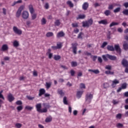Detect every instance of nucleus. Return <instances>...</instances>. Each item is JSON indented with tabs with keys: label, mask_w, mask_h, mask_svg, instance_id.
<instances>
[{
	"label": "nucleus",
	"mask_w": 128,
	"mask_h": 128,
	"mask_svg": "<svg viewBox=\"0 0 128 128\" xmlns=\"http://www.w3.org/2000/svg\"><path fill=\"white\" fill-rule=\"evenodd\" d=\"M42 106H44V108L42 109V104H36V108L37 112H40L41 114H42L44 112H48V109L46 108H50V104L48 103H43Z\"/></svg>",
	"instance_id": "obj_1"
},
{
	"label": "nucleus",
	"mask_w": 128,
	"mask_h": 128,
	"mask_svg": "<svg viewBox=\"0 0 128 128\" xmlns=\"http://www.w3.org/2000/svg\"><path fill=\"white\" fill-rule=\"evenodd\" d=\"M92 24H94V20L92 18L87 21L82 22L83 28H90V26L92 25Z\"/></svg>",
	"instance_id": "obj_2"
},
{
	"label": "nucleus",
	"mask_w": 128,
	"mask_h": 128,
	"mask_svg": "<svg viewBox=\"0 0 128 128\" xmlns=\"http://www.w3.org/2000/svg\"><path fill=\"white\" fill-rule=\"evenodd\" d=\"M24 6H20L19 8L18 9V11L16 12V18H18L19 16H20V14H22V12L24 10Z\"/></svg>",
	"instance_id": "obj_3"
},
{
	"label": "nucleus",
	"mask_w": 128,
	"mask_h": 128,
	"mask_svg": "<svg viewBox=\"0 0 128 128\" xmlns=\"http://www.w3.org/2000/svg\"><path fill=\"white\" fill-rule=\"evenodd\" d=\"M114 48V50H116L120 56H122V49H120V47L119 44H115Z\"/></svg>",
	"instance_id": "obj_4"
},
{
	"label": "nucleus",
	"mask_w": 128,
	"mask_h": 128,
	"mask_svg": "<svg viewBox=\"0 0 128 128\" xmlns=\"http://www.w3.org/2000/svg\"><path fill=\"white\" fill-rule=\"evenodd\" d=\"M72 52L74 54H76V50H78V44L77 43H72Z\"/></svg>",
	"instance_id": "obj_5"
},
{
	"label": "nucleus",
	"mask_w": 128,
	"mask_h": 128,
	"mask_svg": "<svg viewBox=\"0 0 128 128\" xmlns=\"http://www.w3.org/2000/svg\"><path fill=\"white\" fill-rule=\"evenodd\" d=\"M13 30H14V32H15V34H17L20 35V34H22V30L18 28V27H16V26H14L13 28Z\"/></svg>",
	"instance_id": "obj_6"
},
{
	"label": "nucleus",
	"mask_w": 128,
	"mask_h": 128,
	"mask_svg": "<svg viewBox=\"0 0 128 128\" xmlns=\"http://www.w3.org/2000/svg\"><path fill=\"white\" fill-rule=\"evenodd\" d=\"M8 100L10 102H14V97L12 94L10 93L8 96Z\"/></svg>",
	"instance_id": "obj_7"
},
{
	"label": "nucleus",
	"mask_w": 128,
	"mask_h": 128,
	"mask_svg": "<svg viewBox=\"0 0 128 128\" xmlns=\"http://www.w3.org/2000/svg\"><path fill=\"white\" fill-rule=\"evenodd\" d=\"M22 17L24 20H28V12L27 11H24L22 13Z\"/></svg>",
	"instance_id": "obj_8"
},
{
	"label": "nucleus",
	"mask_w": 128,
	"mask_h": 128,
	"mask_svg": "<svg viewBox=\"0 0 128 128\" xmlns=\"http://www.w3.org/2000/svg\"><path fill=\"white\" fill-rule=\"evenodd\" d=\"M93 96L92 94H87L86 96V100L88 102V100L89 103L90 102V100L92 98Z\"/></svg>",
	"instance_id": "obj_9"
},
{
	"label": "nucleus",
	"mask_w": 128,
	"mask_h": 128,
	"mask_svg": "<svg viewBox=\"0 0 128 128\" xmlns=\"http://www.w3.org/2000/svg\"><path fill=\"white\" fill-rule=\"evenodd\" d=\"M107 58L110 60H116V56L110 54H107Z\"/></svg>",
	"instance_id": "obj_10"
},
{
	"label": "nucleus",
	"mask_w": 128,
	"mask_h": 128,
	"mask_svg": "<svg viewBox=\"0 0 128 128\" xmlns=\"http://www.w3.org/2000/svg\"><path fill=\"white\" fill-rule=\"evenodd\" d=\"M82 8L84 10H88V2H84L82 6Z\"/></svg>",
	"instance_id": "obj_11"
},
{
	"label": "nucleus",
	"mask_w": 128,
	"mask_h": 128,
	"mask_svg": "<svg viewBox=\"0 0 128 128\" xmlns=\"http://www.w3.org/2000/svg\"><path fill=\"white\" fill-rule=\"evenodd\" d=\"M122 64L124 66H125L126 68H128V61L126 59H122Z\"/></svg>",
	"instance_id": "obj_12"
},
{
	"label": "nucleus",
	"mask_w": 128,
	"mask_h": 128,
	"mask_svg": "<svg viewBox=\"0 0 128 128\" xmlns=\"http://www.w3.org/2000/svg\"><path fill=\"white\" fill-rule=\"evenodd\" d=\"M8 50V44H4L2 46L0 50L6 52V50Z\"/></svg>",
	"instance_id": "obj_13"
},
{
	"label": "nucleus",
	"mask_w": 128,
	"mask_h": 128,
	"mask_svg": "<svg viewBox=\"0 0 128 128\" xmlns=\"http://www.w3.org/2000/svg\"><path fill=\"white\" fill-rule=\"evenodd\" d=\"M46 94V90L44 88H40L39 90V96H42V94Z\"/></svg>",
	"instance_id": "obj_14"
},
{
	"label": "nucleus",
	"mask_w": 128,
	"mask_h": 128,
	"mask_svg": "<svg viewBox=\"0 0 128 128\" xmlns=\"http://www.w3.org/2000/svg\"><path fill=\"white\" fill-rule=\"evenodd\" d=\"M118 84H120V82L117 80L115 79L112 82V88H116V85Z\"/></svg>",
	"instance_id": "obj_15"
},
{
	"label": "nucleus",
	"mask_w": 128,
	"mask_h": 128,
	"mask_svg": "<svg viewBox=\"0 0 128 128\" xmlns=\"http://www.w3.org/2000/svg\"><path fill=\"white\" fill-rule=\"evenodd\" d=\"M65 36L64 32L62 31H61L58 33L57 38H63V36Z\"/></svg>",
	"instance_id": "obj_16"
},
{
	"label": "nucleus",
	"mask_w": 128,
	"mask_h": 128,
	"mask_svg": "<svg viewBox=\"0 0 128 128\" xmlns=\"http://www.w3.org/2000/svg\"><path fill=\"white\" fill-rule=\"evenodd\" d=\"M98 22L100 24H104L105 26L108 24V20H101L99 21Z\"/></svg>",
	"instance_id": "obj_17"
},
{
	"label": "nucleus",
	"mask_w": 128,
	"mask_h": 128,
	"mask_svg": "<svg viewBox=\"0 0 128 128\" xmlns=\"http://www.w3.org/2000/svg\"><path fill=\"white\" fill-rule=\"evenodd\" d=\"M123 48L124 50H128V42L124 41L123 44Z\"/></svg>",
	"instance_id": "obj_18"
},
{
	"label": "nucleus",
	"mask_w": 128,
	"mask_h": 128,
	"mask_svg": "<svg viewBox=\"0 0 128 128\" xmlns=\"http://www.w3.org/2000/svg\"><path fill=\"white\" fill-rule=\"evenodd\" d=\"M107 50L110 52H114V46H112L108 45Z\"/></svg>",
	"instance_id": "obj_19"
},
{
	"label": "nucleus",
	"mask_w": 128,
	"mask_h": 128,
	"mask_svg": "<svg viewBox=\"0 0 128 128\" xmlns=\"http://www.w3.org/2000/svg\"><path fill=\"white\" fill-rule=\"evenodd\" d=\"M88 72H94V74H98L100 73V70H93L92 69H89L88 70Z\"/></svg>",
	"instance_id": "obj_20"
},
{
	"label": "nucleus",
	"mask_w": 128,
	"mask_h": 128,
	"mask_svg": "<svg viewBox=\"0 0 128 128\" xmlns=\"http://www.w3.org/2000/svg\"><path fill=\"white\" fill-rule=\"evenodd\" d=\"M30 12L31 14H32L34 12V8L32 7V5L30 4L28 6Z\"/></svg>",
	"instance_id": "obj_21"
},
{
	"label": "nucleus",
	"mask_w": 128,
	"mask_h": 128,
	"mask_svg": "<svg viewBox=\"0 0 128 128\" xmlns=\"http://www.w3.org/2000/svg\"><path fill=\"white\" fill-rule=\"evenodd\" d=\"M13 46L14 48H18V46H20V43L16 40H14L13 42Z\"/></svg>",
	"instance_id": "obj_22"
},
{
	"label": "nucleus",
	"mask_w": 128,
	"mask_h": 128,
	"mask_svg": "<svg viewBox=\"0 0 128 128\" xmlns=\"http://www.w3.org/2000/svg\"><path fill=\"white\" fill-rule=\"evenodd\" d=\"M55 26H60V22L59 20H57L54 22Z\"/></svg>",
	"instance_id": "obj_23"
},
{
	"label": "nucleus",
	"mask_w": 128,
	"mask_h": 128,
	"mask_svg": "<svg viewBox=\"0 0 128 128\" xmlns=\"http://www.w3.org/2000/svg\"><path fill=\"white\" fill-rule=\"evenodd\" d=\"M118 24H120V23L113 22L110 24V28H112V26H118Z\"/></svg>",
	"instance_id": "obj_24"
},
{
	"label": "nucleus",
	"mask_w": 128,
	"mask_h": 128,
	"mask_svg": "<svg viewBox=\"0 0 128 128\" xmlns=\"http://www.w3.org/2000/svg\"><path fill=\"white\" fill-rule=\"evenodd\" d=\"M66 4L69 6L70 8H74V4L70 0L67 1Z\"/></svg>",
	"instance_id": "obj_25"
},
{
	"label": "nucleus",
	"mask_w": 128,
	"mask_h": 128,
	"mask_svg": "<svg viewBox=\"0 0 128 128\" xmlns=\"http://www.w3.org/2000/svg\"><path fill=\"white\" fill-rule=\"evenodd\" d=\"M82 92L78 91L77 92L76 96L78 98H80L82 95Z\"/></svg>",
	"instance_id": "obj_26"
},
{
	"label": "nucleus",
	"mask_w": 128,
	"mask_h": 128,
	"mask_svg": "<svg viewBox=\"0 0 128 128\" xmlns=\"http://www.w3.org/2000/svg\"><path fill=\"white\" fill-rule=\"evenodd\" d=\"M111 14L110 10H106L104 12V14L106 16H110Z\"/></svg>",
	"instance_id": "obj_27"
},
{
	"label": "nucleus",
	"mask_w": 128,
	"mask_h": 128,
	"mask_svg": "<svg viewBox=\"0 0 128 128\" xmlns=\"http://www.w3.org/2000/svg\"><path fill=\"white\" fill-rule=\"evenodd\" d=\"M52 120V116H49L46 118L45 122H50Z\"/></svg>",
	"instance_id": "obj_28"
},
{
	"label": "nucleus",
	"mask_w": 128,
	"mask_h": 128,
	"mask_svg": "<svg viewBox=\"0 0 128 128\" xmlns=\"http://www.w3.org/2000/svg\"><path fill=\"white\" fill-rule=\"evenodd\" d=\"M120 10H122V8H120V7H118L114 10V14L120 12Z\"/></svg>",
	"instance_id": "obj_29"
},
{
	"label": "nucleus",
	"mask_w": 128,
	"mask_h": 128,
	"mask_svg": "<svg viewBox=\"0 0 128 128\" xmlns=\"http://www.w3.org/2000/svg\"><path fill=\"white\" fill-rule=\"evenodd\" d=\"M54 36V33L52 32H48L46 34V36L47 38H50V36Z\"/></svg>",
	"instance_id": "obj_30"
},
{
	"label": "nucleus",
	"mask_w": 128,
	"mask_h": 128,
	"mask_svg": "<svg viewBox=\"0 0 128 128\" xmlns=\"http://www.w3.org/2000/svg\"><path fill=\"white\" fill-rule=\"evenodd\" d=\"M71 66L72 68H75V66H78V62H71Z\"/></svg>",
	"instance_id": "obj_31"
},
{
	"label": "nucleus",
	"mask_w": 128,
	"mask_h": 128,
	"mask_svg": "<svg viewBox=\"0 0 128 128\" xmlns=\"http://www.w3.org/2000/svg\"><path fill=\"white\" fill-rule=\"evenodd\" d=\"M84 18H86V16L84 14H80L78 15V16L77 18V20H83Z\"/></svg>",
	"instance_id": "obj_32"
},
{
	"label": "nucleus",
	"mask_w": 128,
	"mask_h": 128,
	"mask_svg": "<svg viewBox=\"0 0 128 128\" xmlns=\"http://www.w3.org/2000/svg\"><path fill=\"white\" fill-rule=\"evenodd\" d=\"M54 58L55 60H60V55H54Z\"/></svg>",
	"instance_id": "obj_33"
},
{
	"label": "nucleus",
	"mask_w": 128,
	"mask_h": 128,
	"mask_svg": "<svg viewBox=\"0 0 128 128\" xmlns=\"http://www.w3.org/2000/svg\"><path fill=\"white\" fill-rule=\"evenodd\" d=\"M122 12L124 16H128V9L124 10Z\"/></svg>",
	"instance_id": "obj_34"
},
{
	"label": "nucleus",
	"mask_w": 128,
	"mask_h": 128,
	"mask_svg": "<svg viewBox=\"0 0 128 128\" xmlns=\"http://www.w3.org/2000/svg\"><path fill=\"white\" fill-rule=\"evenodd\" d=\"M58 94L61 96H64V92H62V90H58Z\"/></svg>",
	"instance_id": "obj_35"
},
{
	"label": "nucleus",
	"mask_w": 128,
	"mask_h": 128,
	"mask_svg": "<svg viewBox=\"0 0 128 128\" xmlns=\"http://www.w3.org/2000/svg\"><path fill=\"white\" fill-rule=\"evenodd\" d=\"M42 24V26L46 24V18H42V20H41Z\"/></svg>",
	"instance_id": "obj_36"
},
{
	"label": "nucleus",
	"mask_w": 128,
	"mask_h": 128,
	"mask_svg": "<svg viewBox=\"0 0 128 128\" xmlns=\"http://www.w3.org/2000/svg\"><path fill=\"white\" fill-rule=\"evenodd\" d=\"M127 87V84L126 83H124L122 84L121 88H122V90H126Z\"/></svg>",
	"instance_id": "obj_37"
},
{
	"label": "nucleus",
	"mask_w": 128,
	"mask_h": 128,
	"mask_svg": "<svg viewBox=\"0 0 128 128\" xmlns=\"http://www.w3.org/2000/svg\"><path fill=\"white\" fill-rule=\"evenodd\" d=\"M31 16H32V20L36 18V14H31Z\"/></svg>",
	"instance_id": "obj_38"
},
{
	"label": "nucleus",
	"mask_w": 128,
	"mask_h": 128,
	"mask_svg": "<svg viewBox=\"0 0 128 128\" xmlns=\"http://www.w3.org/2000/svg\"><path fill=\"white\" fill-rule=\"evenodd\" d=\"M108 54L106 55H102V58L104 60H105V62H106L108 60Z\"/></svg>",
	"instance_id": "obj_39"
},
{
	"label": "nucleus",
	"mask_w": 128,
	"mask_h": 128,
	"mask_svg": "<svg viewBox=\"0 0 128 128\" xmlns=\"http://www.w3.org/2000/svg\"><path fill=\"white\" fill-rule=\"evenodd\" d=\"M63 102L64 104H68V100H66V97L64 96V99H63Z\"/></svg>",
	"instance_id": "obj_40"
},
{
	"label": "nucleus",
	"mask_w": 128,
	"mask_h": 128,
	"mask_svg": "<svg viewBox=\"0 0 128 128\" xmlns=\"http://www.w3.org/2000/svg\"><path fill=\"white\" fill-rule=\"evenodd\" d=\"M25 108L26 110H32L34 108L29 106H27L25 107Z\"/></svg>",
	"instance_id": "obj_41"
},
{
	"label": "nucleus",
	"mask_w": 128,
	"mask_h": 128,
	"mask_svg": "<svg viewBox=\"0 0 128 128\" xmlns=\"http://www.w3.org/2000/svg\"><path fill=\"white\" fill-rule=\"evenodd\" d=\"M105 74H114V72H110V71H106Z\"/></svg>",
	"instance_id": "obj_42"
},
{
	"label": "nucleus",
	"mask_w": 128,
	"mask_h": 128,
	"mask_svg": "<svg viewBox=\"0 0 128 128\" xmlns=\"http://www.w3.org/2000/svg\"><path fill=\"white\" fill-rule=\"evenodd\" d=\"M23 108L22 106H19L16 108V109L18 112H20Z\"/></svg>",
	"instance_id": "obj_43"
},
{
	"label": "nucleus",
	"mask_w": 128,
	"mask_h": 128,
	"mask_svg": "<svg viewBox=\"0 0 128 128\" xmlns=\"http://www.w3.org/2000/svg\"><path fill=\"white\" fill-rule=\"evenodd\" d=\"M52 86V83L51 82H46V88H50Z\"/></svg>",
	"instance_id": "obj_44"
},
{
	"label": "nucleus",
	"mask_w": 128,
	"mask_h": 128,
	"mask_svg": "<svg viewBox=\"0 0 128 128\" xmlns=\"http://www.w3.org/2000/svg\"><path fill=\"white\" fill-rule=\"evenodd\" d=\"M82 34H84V33H82V32H80L78 36V38H81V40H82Z\"/></svg>",
	"instance_id": "obj_45"
},
{
	"label": "nucleus",
	"mask_w": 128,
	"mask_h": 128,
	"mask_svg": "<svg viewBox=\"0 0 128 128\" xmlns=\"http://www.w3.org/2000/svg\"><path fill=\"white\" fill-rule=\"evenodd\" d=\"M114 6L113 4H110L108 7V10H114Z\"/></svg>",
	"instance_id": "obj_46"
},
{
	"label": "nucleus",
	"mask_w": 128,
	"mask_h": 128,
	"mask_svg": "<svg viewBox=\"0 0 128 128\" xmlns=\"http://www.w3.org/2000/svg\"><path fill=\"white\" fill-rule=\"evenodd\" d=\"M108 45V42H104L102 44V45L101 46V48H104L106 46Z\"/></svg>",
	"instance_id": "obj_47"
},
{
	"label": "nucleus",
	"mask_w": 128,
	"mask_h": 128,
	"mask_svg": "<svg viewBox=\"0 0 128 128\" xmlns=\"http://www.w3.org/2000/svg\"><path fill=\"white\" fill-rule=\"evenodd\" d=\"M16 104L18 106H22V102L20 100H18L17 102H16Z\"/></svg>",
	"instance_id": "obj_48"
},
{
	"label": "nucleus",
	"mask_w": 128,
	"mask_h": 128,
	"mask_svg": "<svg viewBox=\"0 0 128 128\" xmlns=\"http://www.w3.org/2000/svg\"><path fill=\"white\" fill-rule=\"evenodd\" d=\"M80 88H86V85L84 83L80 84Z\"/></svg>",
	"instance_id": "obj_49"
},
{
	"label": "nucleus",
	"mask_w": 128,
	"mask_h": 128,
	"mask_svg": "<svg viewBox=\"0 0 128 128\" xmlns=\"http://www.w3.org/2000/svg\"><path fill=\"white\" fill-rule=\"evenodd\" d=\"M116 126H117V128H122V126H124V125H123L122 124L118 123V124H116Z\"/></svg>",
	"instance_id": "obj_50"
},
{
	"label": "nucleus",
	"mask_w": 128,
	"mask_h": 128,
	"mask_svg": "<svg viewBox=\"0 0 128 128\" xmlns=\"http://www.w3.org/2000/svg\"><path fill=\"white\" fill-rule=\"evenodd\" d=\"M2 90L0 92V98H2V100H4V95H2Z\"/></svg>",
	"instance_id": "obj_51"
},
{
	"label": "nucleus",
	"mask_w": 128,
	"mask_h": 128,
	"mask_svg": "<svg viewBox=\"0 0 128 128\" xmlns=\"http://www.w3.org/2000/svg\"><path fill=\"white\" fill-rule=\"evenodd\" d=\"M26 98L29 100H34V97H32L31 96H26Z\"/></svg>",
	"instance_id": "obj_52"
},
{
	"label": "nucleus",
	"mask_w": 128,
	"mask_h": 128,
	"mask_svg": "<svg viewBox=\"0 0 128 128\" xmlns=\"http://www.w3.org/2000/svg\"><path fill=\"white\" fill-rule=\"evenodd\" d=\"M72 28H78V23L72 24Z\"/></svg>",
	"instance_id": "obj_53"
},
{
	"label": "nucleus",
	"mask_w": 128,
	"mask_h": 128,
	"mask_svg": "<svg viewBox=\"0 0 128 128\" xmlns=\"http://www.w3.org/2000/svg\"><path fill=\"white\" fill-rule=\"evenodd\" d=\"M22 126V124L20 123H17L16 124V126L17 128H20Z\"/></svg>",
	"instance_id": "obj_54"
},
{
	"label": "nucleus",
	"mask_w": 128,
	"mask_h": 128,
	"mask_svg": "<svg viewBox=\"0 0 128 128\" xmlns=\"http://www.w3.org/2000/svg\"><path fill=\"white\" fill-rule=\"evenodd\" d=\"M103 86H104V88H108V83L104 84Z\"/></svg>",
	"instance_id": "obj_55"
},
{
	"label": "nucleus",
	"mask_w": 128,
	"mask_h": 128,
	"mask_svg": "<svg viewBox=\"0 0 128 128\" xmlns=\"http://www.w3.org/2000/svg\"><path fill=\"white\" fill-rule=\"evenodd\" d=\"M57 47V48L58 50L60 48H62V44L60 43V44H57V46H56Z\"/></svg>",
	"instance_id": "obj_56"
},
{
	"label": "nucleus",
	"mask_w": 128,
	"mask_h": 128,
	"mask_svg": "<svg viewBox=\"0 0 128 128\" xmlns=\"http://www.w3.org/2000/svg\"><path fill=\"white\" fill-rule=\"evenodd\" d=\"M105 68L106 70H112V66H106V67H105Z\"/></svg>",
	"instance_id": "obj_57"
},
{
	"label": "nucleus",
	"mask_w": 128,
	"mask_h": 128,
	"mask_svg": "<svg viewBox=\"0 0 128 128\" xmlns=\"http://www.w3.org/2000/svg\"><path fill=\"white\" fill-rule=\"evenodd\" d=\"M116 118H119L120 120V118H122V114H118L116 116Z\"/></svg>",
	"instance_id": "obj_58"
},
{
	"label": "nucleus",
	"mask_w": 128,
	"mask_h": 128,
	"mask_svg": "<svg viewBox=\"0 0 128 128\" xmlns=\"http://www.w3.org/2000/svg\"><path fill=\"white\" fill-rule=\"evenodd\" d=\"M84 54H85V56H92V53H90L86 51L84 52Z\"/></svg>",
	"instance_id": "obj_59"
},
{
	"label": "nucleus",
	"mask_w": 128,
	"mask_h": 128,
	"mask_svg": "<svg viewBox=\"0 0 128 128\" xmlns=\"http://www.w3.org/2000/svg\"><path fill=\"white\" fill-rule=\"evenodd\" d=\"M98 62H100V64H102V57H98Z\"/></svg>",
	"instance_id": "obj_60"
},
{
	"label": "nucleus",
	"mask_w": 128,
	"mask_h": 128,
	"mask_svg": "<svg viewBox=\"0 0 128 128\" xmlns=\"http://www.w3.org/2000/svg\"><path fill=\"white\" fill-rule=\"evenodd\" d=\"M2 13L4 14V16H6V9L5 8H2Z\"/></svg>",
	"instance_id": "obj_61"
},
{
	"label": "nucleus",
	"mask_w": 128,
	"mask_h": 128,
	"mask_svg": "<svg viewBox=\"0 0 128 128\" xmlns=\"http://www.w3.org/2000/svg\"><path fill=\"white\" fill-rule=\"evenodd\" d=\"M44 8L46 10H48V8H50V6L48 3H46L45 4Z\"/></svg>",
	"instance_id": "obj_62"
},
{
	"label": "nucleus",
	"mask_w": 128,
	"mask_h": 128,
	"mask_svg": "<svg viewBox=\"0 0 128 128\" xmlns=\"http://www.w3.org/2000/svg\"><path fill=\"white\" fill-rule=\"evenodd\" d=\"M74 74H76V72H74V70H70V74L72 76H74Z\"/></svg>",
	"instance_id": "obj_63"
},
{
	"label": "nucleus",
	"mask_w": 128,
	"mask_h": 128,
	"mask_svg": "<svg viewBox=\"0 0 128 128\" xmlns=\"http://www.w3.org/2000/svg\"><path fill=\"white\" fill-rule=\"evenodd\" d=\"M124 6L126 8H128V2H126L124 4H123Z\"/></svg>",
	"instance_id": "obj_64"
}]
</instances>
